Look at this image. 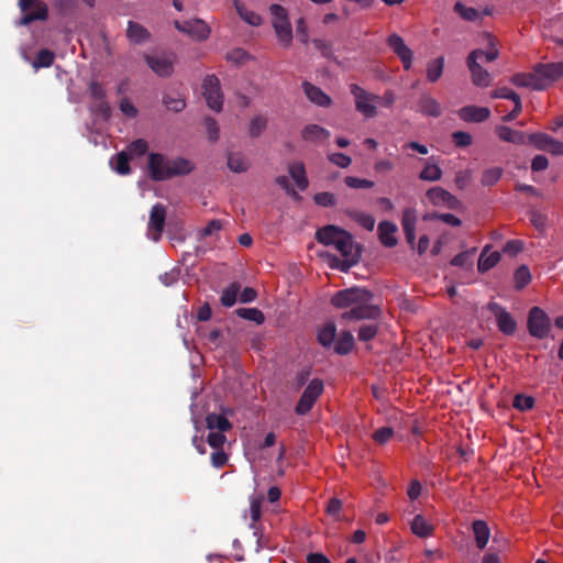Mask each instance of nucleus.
<instances>
[{
	"label": "nucleus",
	"instance_id": "72a5a7b5",
	"mask_svg": "<svg viewBox=\"0 0 563 563\" xmlns=\"http://www.w3.org/2000/svg\"><path fill=\"white\" fill-rule=\"evenodd\" d=\"M206 423L210 431L227 432L232 428L228 418L218 413H209L206 418Z\"/></svg>",
	"mask_w": 563,
	"mask_h": 563
},
{
	"label": "nucleus",
	"instance_id": "393cba45",
	"mask_svg": "<svg viewBox=\"0 0 563 563\" xmlns=\"http://www.w3.org/2000/svg\"><path fill=\"white\" fill-rule=\"evenodd\" d=\"M329 136L330 132L318 124H309L301 131V137L311 143H322L327 141Z\"/></svg>",
	"mask_w": 563,
	"mask_h": 563
},
{
	"label": "nucleus",
	"instance_id": "2f4dec72",
	"mask_svg": "<svg viewBox=\"0 0 563 563\" xmlns=\"http://www.w3.org/2000/svg\"><path fill=\"white\" fill-rule=\"evenodd\" d=\"M496 133L501 141L514 143V144H525L526 135L521 131L512 130L507 125L497 126Z\"/></svg>",
	"mask_w": 563,
	"mask_h": 563
},
{
	"label": "nucleus",
	"instance_id": "bb28decb",
	"mask_svg": "<svg viewBox=\"0 0 563 563\" xmlns=\"http://www.w3.org/2000/svg\"><path fill=\"white\" fill-rule=\"evenodd\" d=\"M303 91L308 99L320 106V107H327L331 103V99L328 95H325L319 87H316L311 85L308 81H305L302 84Z\"/></svg>",
	"mask_w": 563,
	"mask_h": 563
},
{
	"label": "nucleus",
	"instance_id": "473e14b6",
	"mask_svg": "<svg viewBox=\"0 0 563 563\" xmlns=\"http://www.w3.org/2000/svg\"><path fill=\"white\" fill-rule=\"evenodd\" d=\"M199 336L202 338L213 349L222 347V342L224 340V331L221 329H198Z\"/></svg>",
	"mask_w": 563,
	"mask_h": 563
},
{
	"label": "nucleus",
	"instance_id": "6ab92c4d",
	"mask_svg": "<svg viewBox=\"0 0 563 563\" xmlns=\"http://www.w3.org/2000/svg\"><path fill=\"white\" fill-rule=\"evenodd\" d=\"M330 303L335 309H345V311L340 316V322L352 319V288H345L338 292H335Z\"/></svg>",
	"mask_w": 563,
	"mask_h": 563
},
{
	"label": "nucleus",
	"instance_id": "e433bc0d",
	"mask_svg": "<svg viewBox=\"0 0 563 563\" xmlns=\"http://www.w3.org/2000/svg\"><path fill=\"white\" fill-rule=\"evenodd\" d=\"M442 169L431 161L426 162L424 167L419 173V179L423 181H438L442 178Z\"/></svg>",
	"mask_w": 563,
	"mask_h": 563
},
{
	"label": "nucleus",
	"instance_id": "a878e982",
	"mask_svg": "<svg viewBox=\"0 0 563 563\" xmlns=\"http://www.w3.org/2000/svg\"><path fill=\"white\" fill-rule=\"evenodd\" d=\"M472 530L476 547L479 550L485 549L490 538V529L487 523L484 520H475L472 525Z\"/></svg>",
	"mask_w": 563,
	"mask_h": 563
},
{
	"label": "nucleus",
	"instance_id": "7c9ffc66",
	"mask_svg": "<svg viewBox=\"0 0 563 563\" xmlns=\"http://www.w3.org/2000/svg\"><path fill=\"white\" fill-rule=\"evenodd\" d=\"M264 501L263 495H255L252 496L250 499V516H251V523L250 528L254 530V534H258V528L257 522L261 519L262 516V504Z\"/></svg>",
	"mask_w": 563,
	"mask_h": 563
},
{
	"label": "nucleus",
	"instance_id": "a211bd4d",
	"mask_svg": "<svg viewBox=\"0 0 563 563\" xmlns=\"http://www.w3.org/2000/svg\"><path fill=\"white\" fill-rule=\"evenodd\" d=\"M489 310L495 314L497 327L505 334H512L516 331L517 322L512 316L501 308L498 303H489Z\"/></svg>",
	"mask_w": 563,
	"mask_h": 563
},
{
	"label": "nucleus",
	"instance_id": "5fc2aeb1",
	"mask_svg": "<svg viewBox=\"0 0 563 563\" xmlns=\"http://www.w3.org/2000/svg\"><path fill=\"white\" fill-rule=\"evenodd\" d=\"M205 125L208 133V139L211 142H217L220 136V130L217 120L208 117L205 119Z\"/></svg>",
	"mask_w": 563,
	"mask_h": 563
},
{
	"label": "nucleus",
	"instance_id": "37998d69",
	"mask_svg": "<svg viewBox=\"0 0 563 563\" xmlns=\"http://www.w3.org/2000/svg\"><path fill=\"white\" fill-rule=\"evenodd\" d=\"M228 167L233 173H244L249 169V163L240 153H230L228 156Z\"/></svg>",
	"mask_w": 563,
	"mask_h": 563
},
{
	"label": "nucleus",
	"instance_id": "c756f323",
	"mask_svg": "<svg viewBox=\"0 0 563 563\" xmlns=\"http://www.w3.org/2000/svg\"><path fill=\"white\" fill-rule=\"evenodd\" d=\"M500 258L501 255L499 252L495 251L488 253V246H485L479 255L477 268L481 273H485L495 267L499 263Z\"/></svg>",
	"mask_w": 563,
	"mask_h": 563
},
{
	"label": "nucleus",
	"instance_id": "c85d7f7f",
	"mask_svg": "<svg viewBox=\"0 0 563 563\" xmlns=\"http://www.w3.org/2000/svg\"><path fill=\"white\" fill-rule=\"evenodd\" d=\"M233 5L239 14V16L247 24L252 26H260L263 23L262 16L252 11L249 10L241 0H234Z\"/></svg>",
	"mask_w": 563,
	"mask_h": 563
},
{
	"label": "nucleus",
	"instance_id": "4c0bfd02",
	"mask_svg": "<svg viewBox=\"0 0 563 563\" xmlns=\"http://www.w3.org/2000/svg\"><path fill=\"white\" fill-rule=\"evenodd\" d=\"M419 110L426 115L439 117L441 114V107L432 97H422L419 100Z\"/></svg>",
	"mask_w": 563,
	"mask_h": 563
},
{
	"label": "nucleus",
	"instance_id": "a18cd8bd",
	"mask_svg": "<svg viewBox=\"0 0 563 563\" xmlns=\"http://www.w3.org/2000/svg\"><path fill=\"white\" fill-rule=\"evenodd\" d=\"M236 314L242 319L254 321L256 324H262L265 321L264 313L257 308H239Z\"/></svg>",
	"mask_w": 563,
	"mask_h": 563
},
{
	"label": "nucleus",
	"instance_id": "ea45409f",
	"mask_svg": "<svg viewBox=\"0 0 563 563\" xmlns=\"http://www.w3.org/2000/svg\"><path fill=\"white\" fill-rule=\"evenodd\" d=\"M444 57L440 56L428 63L427 66V79L430 82H435L440 79L443 74Z\"/></svg>",
	"mask_w": 563,
	"mask_h": 563
},
{
	"label": "nucleus",
	"instance_id": "603ef678",
	"mask_svg": "<svg viewBox=\"0 0 563 563\" xmlns=\"http://www.w3.org/2000/svg\"><path fill=\"white\" fill-rule=\"evenodd\" d=\"M148 148L147 142L143 139L135 140L131 142L128 146L129 156H142L146 153Z\"/></svg>",
	"mask_w": 563,
	"mask_h": 563
},
{
	"label": "nucleus",
	"instance_id": "bf43d9fd",
	"mask_svg": "<svg viewBox=\"0 0 563 563\" xmlns=\"http://www.w3.org/2000/svg\"><path fill=\"white\" fill-rule=\"evenodd\" d=\"M88 90H89L90 97L95 101L106 99V96H107L106 95V89H104L103 85L100 84L99 81L92 80L89 84Z\"/></svg>",
	"mask_w": 563,
	"mask_h": 563
},
{
	"label": "nucleus",
	"instance_id": "b1692460",
	"mask_svg": "<svg viewBox=\"0 0 563 563\" xmlns=\"http://www.w3.org/2000/svg\"><path fill=\"white\" fill-rule=\"evenodd\" d=\"M411 532L419 538H428L434 533V525L422 515H417L410 523Z\"/></svg>",
	"mask_w": 563,
	"mask_h": 563
},
{
	"label": "nucleus",
	"instance_id": "9b49d317",
	"mask_svg": "<svg viewBox=\"0 0 563 563\" xmlns=\"http://www.w3.org/2000/svg\"><path fill=\"white\" fill-rule=\"evenodd\" d=\"M481 55L479 52H471L466 58V65L471 73L472 82L476 87L486 88L492 84V76L478 63Z\"/></svg>",
	"mask_w": 563,
	"mask_h": 563
},
{
	"label": "nucleus",
	"instance_id": "423d86ee",
	"mask_svg": "<svg viewBox=\"0 0 563 563\" xmlns=\"http://www.w3.org/2000/svg\"><path fill=\"white\" fill-rule=\"evenodd\" d=\"M354 101L356 110L367 119L376 117L378 113V107L383 106V99L380 96L366 92L355 85Z\"/></svg>",
	"mask_w": 563,
	"mask_h": 563
},
{
	"label": "nucleus",
	"instance_id": "6e6d98bb",
	"mask_svg": "<svg viewBox=\"0 0 563 563\" xmlns=\"http://www.w3.org/2000/svg\"><path fill=\"white\" fill-rule=\"evenodd\" d=\"M417 214L412 208H407L402 212L401 225L404 230L416 229Z\"/></svg>",
	"mask_w": 563,
	"mask_h": 563
},
{
	"label": "nucleus",
	"instance_id": "774afa93",
	"mask_svg": "<svg viewBox=\"0 0 563 563\" xmlns=\"http://www.w3.org/2000/svg\"><path fill=\"white\" fill-rule=\"evenodd\" d=\"M452 141L457 147H466L472 144V136L467 132L457 131L452 134Z\"/></svg>",
	"mask_w": 563,
	"mask_h": 563
},
{
	"label": "nucleus",
	"instance_id": "0e129e2a",
	"mask_svg": "<svg viewBox=\"0 0 563 563\" xmlns=\"http://www.w3.org/2000/svg\"><path fill=\"white\" fill-rule=\"evenodd\" d=\"M224 432L210 431L207 438L209 445L216 450L222 449L223 444L227 441Z\"/></svg>",
	"mask_w": 563,
	"mask_h": 563
},
{
	"label": "nucleus",
	"instance_id": "3c124183",
	"mask_svg": "<svg viewBox=\"0 0 563 563\" xmlns=\"http://www.w3.org/2000/svg\"><path fill=\"white\" fill-rule=\"evenodd\" d=\"M91 111L102 117L104 120H109L112 113L111 107L106 99L95 101Z\"/></svg>",
	"mask_w": 563,
	"mask_h": 563
},
{
	"label": "nucleus",
	"instance_id": "412c9836",
	"mask_svg": "<svg viewBox=\"0 0 563 563\" xmlns=\"http://www.w3.org/2000/svg\"><path fill=\"white\" fill-rule=\"evenodd\" d=\"M148 67L159 77H168L173 74V60L167 56L145 55Z\"/></svg>",
	"mask_w": 563,
	"mask_h": 563
},
{
	"label": "nucleus",
	"instance_id": "4d7b16f0",
	"mask_svg": "<svg viewBox=\"0 0 563 563\" xmlns=\"http://www.w3.org/2000/svg\"><path fill=\"white\" fill-rule=\"evenodd\" d=\"M163 101L166 108L174 112H180L186 107L185 100L180 97L165 96Z\"/></svg>",
	"mask_w": 563,
	"mask_h": 563
},
{
	"label": "nucleus",
	"instance_id": "7ed1b4c3",
	"mask_svg": "<svg viewBox=\"0 0 563 563\" xmlns=\"http://www.w3.org/2000/svg\"><path fill=\"white\" fill-rule=\"evenodd\" d=\"M317 340L323 347H330L335 343L334 352H352V331L342 329L338 338L336 324L334 321H327L317 331Z\"/></svg>",
	"mask_w": 563,
	"mask_h": 563
},
{
	"label": "nucleus",
	"instance_id": "49530a36",
	"mask_svg": "<svg viewBox=\"0 0 563 563\" xmlns=\"http://www.w3.org/2000/svg\"><path fill=\"white\" fill-rule=\"evenodd\" d=\"M515 286L517 289L525 288L531 282V273L526 265L518 267L514 275Z\"/></svg>",
	"mask_w": 563,
	"mask_h": 563
},
{
	"label": "nucleus",
	"instance_id": "58836bf2",
	"mask_svg": "<svg viewBox=\"0 0 563 563\" xmlns=\"http://www.w3.org/2000/svg\"><path fill=\"white\" fill-rule=\"evenodd\" d=\"M112 168L120 175H128L131 173L130 156L126 152L118 153L111 159Z\"/></svg>",
	"mask_w": 563,
	"mask_h": 563
},
{
	"label": "nucleus",
	"instance_id": "cd10ccee",
	"mask_svg": "<svg viewBox=\"0 0 563 563\" xmlns=\"http://www.w3.org/2000/svg\"><path fill=\"white\" fill-rule=\"evenodd\" d=\"M126 36L130 42L134 44H142L148 41L151 34L150 32L140 23L129 21L126 29Z\"/></svg>",
	"mask_w": 563,
	"mask_h": 563
},
{
	"label": "nucleus",
	"instance_id": "de8ad7c7",
	"mask_svg": "<svg viewBox=\"0 0 563 563\" xmlns=\"http://www.w3.org/2000/svg\"><path fill=\"white\" fill-rule=\"evenodd\" d=\"M503 175V168L500 167H492L483 172L481 183L483 186H493L495 185Z\"/></svg>",
	"mask_w": 563,
	"mask_h": 563
},
{
	"label": "nucleus",
	"instance_id": "dca6fc26",
	"mask_svg": "<svg viewBox=\"0 0 563 563\" xmlns=\"http://www.w3.org/2000/svg\"><path fill=\"white\" fill-rule=\"evenodd\" d=\"M175 27L199 41L206 40L210 34V27L208 24L199 19L185 22L175 21Z\"/></svg>",
	"mask_w": 563,
	"mask_h": 563
},
{
	"label": "nucleus",
	"instance_id": "0eeeda50",
	"mask_svg": "<svg viewBox=\"0 0 563 563\" xmlns=\"http://www.w3.org/2000/svg\"><path fill=\"white\" fill-rule=\"evenodd\" d=\"M527 327L530 335L544 339L551 330V320L543 309L532 307L528 314Z\"/></svg>",
	"mask_w": 563,
	"mask_h": 563
},
{
	"label": "nucleus",
	"instance_id": "6e6552de",
	"mask_svg": "<svg viewBox=\"0 0 563 563\" xmlns=\"http://www.w3.org/2000/svg\"><path fill=\"white\" fill-rule=\"evenodd\" d=\"M323 388L324 385L321 379H312L300 396V399L296 405L295 412L299 416L308 413L312 409L317 399L323 393Z\"/></svg>",
	"mask_w": 563,
	"mask_h": 563
},
{
	"label": "nucleus",
	"instance_id": "052dcab7",
	"mask_svg": "<svg viewBox=\"0 0 563 563\" xmlns=\"http://www.w3.org/2000/svg\"><path fill=\"white\" fill-rule=\"evenodd\" d=\"M276 184L280 186L287 195L294 198L297 201L301 200V196L290 186L289 179L287 176H278L276 177Z\"/></svg>",
	"mask_w": 563,
	"mask_h": 563
},
{
	"label": "nucleus",
	"instance_id": "f8f14e48",
	"mask_svg": "<svg viewBox=\"0 0 563 563\" xmlns=\"http://www.w3.org/2000/svg\"><path fill=\"white\" fill-rule=\"evenodd\" d=\"M426 198L429 203L434 207H442L448 209H459L461 206L460 200L451 192L442 187H432L426 192Z\"/></svg>",
	"mask_w": 563,
	"mask_h": 563
},
{
	"label": "nucleus",
	"instance_id": "f3484780",
	"mask_svg": "<svg viewBox=\"0 0 563 563\" xmlns=\"http://www.w3.org/2000/svg\"><path fill=\"white\" fill-rule=\"evenodd\" d=\"M388 46L400 58L404 68L408 70L412 64V51L406 45L405 41L398 34H391L387 38Z\"/></svg>",
	"mask_w": 563,
	"mask_h": 563
},
{
	"label": "nucleus",
	"instance_id": "69168bd1",
	"mask_svg": "<svg viewBox=\"0 0 563 563\" xmlns=\"http://www.w3.org/2000/svg\"><path fill=\"white\" fill-rule=\"evenodd\" d=\"M313 200L318 206L321 207H332L335 205L334 195L328 191L316 194Z\"/></svg>",
	"mask_w": 563,
	"mask_h": 563
},
{
	"label": "nucleus",
	"instance_id": "8fccbe9b",
	"mask_svg": "<svg viewBox=\"0 0 563 563\" xmlns=\"http://www.w3.org/2000/svg\"><path fill=\"white\" fill-rule=\"evenodd\" d=\"M267 125V121L264 117L257 115L254 119H252L250 123L249 133L252 137H257Z\"/></svg>",
	"mask_w": 563,
	"mask_h": 563
},
{
	"label": "nucleus",
	"instance_id": "f704fd0d",
	"mask_svg": "<svg viewBox=\"0 0 563 563\" xmlns=\"http://www.w3.org/2000/svg\"><path fill=\"white\" fill-rule=\"evenodd\" d=\"M288 172L300 190H306L309 183L306 176L305 165L301 162H295L289 165Z\"/></svg>",
	"mask_w": 563,
	"mask_h": 563
},
{
	"label": "nucleus",
	"instance_id": "aec40b11",
	"mask_svg": "<svg viewBox=\"0 0 563 563\" xmlns=\"http://www.w3.org/2000/svg\"><path fill=\"white\" fill-rule=\"evenodd\" d=\"M510 82L517 87L530 88L532 90H543V85L540 82L536 66L530 73H517L512 75Z\"/></svg>",
	"mask_w": 563,
	"mask_h": 563
},
{
	"label": "nucleus",
	"instance_id": "4be33fe9",
	"mask_svg": "<svg viewBox=\"0 0 563 563\" xmlns=\"http://www.w3.org/2000/svg\"><path fill=\"white\" fill-rule=\"evenodd\" d=\"M490 115L486 107L466 106L460 109L459 117L466 122H484Z\"/></svg>",
	"mask_w": 563,
	"mask_h": 563
},
{
	"label": "nucleus",
	"instance_id": "20e7f679",
	"mask_svg": "<svg viewBox=\"0 0 563 563\" xmlns=\"http://www.w3.org/2000/svg\"><path fill=\"white\" fill-rule=\"evenodd\" d=\"M273 15V27L282 46L288 47L292 42V29L288 20L287 10L280 4L274 3L269 7Z\"/></svg>",
	"mask_w": 563,
	"mask_h": 563
},
{
	"label": "nucleus",
	"instance_id": "9d476101",
	"mask_svg": "<svg viewBox=\"0 0 563 563\" xmlns=\"http://www.w3.org/2000/svg\"><path fill=\"white\" fill-rule=\"evenodd\" d=\"M202 89L209 108L220 112L222 110L223 96L218 77L214 75H208L203 80Z\"/></svg>",
	"mask_w": 563,
	"mask_h": 563
},
{
	"label": "nucleus",
	"instance_id": "e2e57ef3",
	"mask_svg": "<svg viewBox=\"0 0 563 563\" xmlns=\"http://www.w3.org/2000/svg\"><path fill=\"white\" fill-rule=\"evenodd\" d=\"M534 400L530 396L517 395L514 399V407L521 411L529 410L533 407Z\"/></svg>",
	"mask_w": 563,
	"mask_h": 563
},
{
	"label": "nucleus",
	"instance_id": "680f3d73",
	"mask_svg": "<svg viewBox=\"0 0 563 563\" xmlns=\"http://www.w3.org/2000/svg\"><path fill=\"white\" fill-rule=\"evenodd\" d=\"M393 435H394V431L391 428L383 427V428L377 429L374 432L373 439L378 444H385L393 438Z\"/></svg>",
	"mask_w": 563,
	"mask_h": 563
},
{
	"label": "nucleus",
	"instance_id": "a19ab883",
	"mask_svg": "<svg viewBox=\"0 0 563 563\" xmlns=\"http://www.w3.org/2000/svg\"><path fill=\"white\" fill-rule=\"evenodd\" d=\"M54 59L55 54L47 48H43L38 51L35 59L32 63V66L35 69L51 67L54 63Z\"/></svg>",
	"mask_w": 563,
	"mask_h": 563
},
{
	"label": "nucleus",
	"instance_id": "1a4fd4ad",
	"mask_svg": "<svg viewBox=\"0 0 563 563\" xmlns=\"http://www.w3.org/2000/svg\"><path fill=\"white\" fill-rule=\"evenodd\" d=\"M19 7L24 13L20 20L21 25H29L34 21H45L48 18L47 5L41 0H19Z\"/></svg>",
	"mask_w": 563,
	"mask_h": 563
},
{
	"label": "nucleus",
	"instance_id": "c9c22d12",
	"mask_svg": "<svg viewBox=\"0 0 563 563\" xmlns=\"http://www.w3.org/2000/svg\"><path fill=\"white\" fill-rule=\"evenodd\" d=\"M368 323H362L354 327V331L357 332V338L360 341L367 342L372 339H374L378 332V323L376 320L368 319Z\"/></svg>",
	"mask_w": 563,
	"mask_h": 563
},
{
	"label": "nucleus",
	"instance_id": "864d4df0",
	"mask_svg": "<svg viewBox=\"0 0 563 563\" xmlns=\"http://www.w3.org/2000/svg\"><path fill=\"white\" fill-rule=\"evenodd\" d=\"M475 249L472 251L461 252L451 260V265L460 267L472 266L471 257L475 253Z\"/></svg>",
	"mask_w": 563,
	"mask_h": 563
},
{
	"label": "nucleus",
	"instance_id": "f257e3e1",
	"mask_svg": "<svg viewBox=\"0 0 563 563\" xmlns=\"http://www.w3.org/2000/svg\"><path fill=\"white\" fill-rule=\"evenodd\" d=\"M316 240L327 246H333L342 256L330 253H322L331 268L347 273L352 267V260L349 255L352 251V235L336 225H325L316 232Z\"/></svg>",
	"mask_w": 563,
	"mask_h": 563
},
{
	"label": "nucleus",
	"instance_id": "f03ea898",
	"mask_svg": "<svg viewBox=\"0 0 563 563\" xmlns=\"http://www.w3.org/2000/svg\"><path fill=\"white\" fill-rule=\"evenodd\" d=\"M194 170V164L184 157L169 158L161 153H150L147 173L152 180L164 181L177 176H185Z\"/></svg>",
	"mask_w": 563,
	"mask_h": 563
},
{
	"label": "nucleus",
	"instance_id": "4468645a",
	"mask_svg": "<svg viewBox=\"0 0 563 563\" xmlns=\"http://www.w3.org/2000/svg\"><path fill=\"white\" fill-rule=\"evenodd\" d=\"M543 90L563 77V62L536 65Z\"/></svg>",
	"mask_w": 563,
	"mask_h": 563
},
{
	"label": "nucleus",
	"instance_id": "79ce46f5",
	"mask_svg": "<svg viewBox=\"0 0 563 563\" xmlns=\"http://www.w3.org/2000/svg\"><path fill=\"white\" fill-rule=\"evenodd\" d=\"M486 37L488 38V43H489L487 51L473 49L472 52L482 53L479 59L485 60L486 63H492L498 58L499 51L496 46V38L494 36H492L490 34H486Z\"/></svg>",
	"mask_w": 563,
	"mask_h": 563
},
{
	"label": "nucleus",
	"instance_id": "09e8293b",
	"mask_svg": "<svg viewBox=\"0 0 563 563\" xmlns=\"http://www.w3.org/2000/svg\"><path fill=\"white\" fill-rule=\"evenodd\" d=\"M454 11L465 21H475L479 18L476 9L466 7L460 1L454 4Z\"/></svg>",
	"mask_w": 563,
	"mask_h": 563
},
{
	"label": "nucleus",
	"instance_id": "ddd939ff",
	"mask_svg": "<svg viewBox=\"0 0 563 563\" xmlns=\"http://www.w3.org/2000/svg\"><path fill=\"white\" fill-rule=\"evenodd\" d=\"M166 207L162 203H156L152 207L150 212V219L147 223V230L153 241L157 242L162 238L166 221Z\"/></svg>",
	"mask_w": 563,
	"mask_h": 563
},
{
	"label": "nucleus",
	"instance_id": "39448f33",
	"mask_svg": "<svg viewBox=\"0 0 563 563\" xmlns=\"http://www.w3.org/2000/svg\"><path fill=\"white\" fill-rule=\"evenodd\" d=\"M379 316L380 309L373 303V294L365 288L354 287V320H377Z\"/></svg>",
	"mask_w": 563,
	"mask_h": 563
},
{
	"label": "nucleus",
	"instance_id": "2eb2a0df",
	"mask_svg": "<svg viewBox=\"0 0 563 563\" xmlns=\"http://www.w3.org/2000/svg\"><path fill=\"white\" fill-rule=\"evenodd\" d=\"M529 141L540 151L549 152L555 156L563 155V142L545 133H533L529 136Z\"/></svg>",
	"mask_w": 563,
	"mask_h": 563
},
{
	"label": "nucleus",
	"instance_id": "338daca9",
	"mask_svg": "<svg viewBox=\"0 0 563 563\" xmlns=\"http://www.w3.org/2000/svg\"><path fill=\"white\" fill-rule=\"evenodd\" d=\"M210 459L213 467L221 468L228 463L229 456L222 449H218L211 453Z\"/></svg>",
	"mask_w": 563,
	"mask_h": 563
},
{
	"label": "nucleus",
	"instance_id": "5701e85b",
	"mask_svg": "<svg viewBox=\"0 0 563 563\" xmlns=\"http://www.w3.org/2000/svg\"><path fill=\"white\" fill-rule=\"evenodd\" d=\"M397 227L389 221H383L378 224V234L380 243L386 247H394L397 245Z\"/></svg>",
	"mask_w": 563,
	"mask_h": 563
},
{
	"label": "nucleus",
	"instance_id": "13d9d810",
	"mask_svg": "<svg viewBox=\"0 0 563 563\" xmlns=\"http://www.w3.org/2000/svg\"><path fill=\"white\" fill-rule=\"evenodd\" d=\"M250 55L243 48H235L227 54V59L235 65H242L249 59Z\"/></svg>",
	"mask_w": 563,
	"mask_h": 563
},
{
	"label": "nucleus",
	"instance_id": "c03bdc74",
	"mask_svg": "<svg viewBox=\"0 0 563 563\" xmlns=\"http://www.w3.org/2000/svg\"><path fill=\"white\" fill-rule=\"evenodd\" d=\"M240 284L239 283H232L229 287H227L220 297V301L224 307H232L235 301L238 294L240 291Z\"/></svg>",
	"mask_w": 563,
	"mask_h": 563
}]
</instances>
